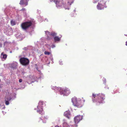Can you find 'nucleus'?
I'll return each mask as SVG.
<instances>
[{"label": "nucleus", "instance_id": "obj_1", "mask_svg": "<svg viewBox=\"0 0 127 127\" xmlns=\"http://www.w3.org/2000/svg\"><path fill=\"white\" fill-rule=\"evenodd\" d=\"M72 102L74 106L77 108H81L82 107L84 104L85 100L83 97L81 99H79L77 101V98L74 97L71 99Z\"/></svg>", "mask_w": 127, "mask_h": 127}, {"label": "nucleus", "instance_id": "obj_2", "mask_svg": "<svg viewBox=\"0 0 127 127\" xmlns=\"http://www.w3.org/2000/svg\"><path fill=\"white\" fill-rule=\"evenodd\" d=\"M32 24V22L31 21H28L22 23L21 25L22 29L24 30H26L31 26Z\"/></svg>", "mask_w": 127, "mask_h": 127}, {"label": "nucleus", "instance_id": "obj_3", "mask_svg": "<svg viewBox=\"0 0 127 127\" xmlns=\"http://www.w3.org/2000/svg\"><path fill=\"white\" fill-rule=\"evenodd\" d=\"M19 61L21 64L24 66L28 65L30 62L28 59L24 57L20 58Z\"/></svg>", "mask_w": 127, "mask_h": 127}, {"label": "nucleus", "instance_id": "obj_4", "mask_svg": "<svg viewBox=\"0 0 127 127\" xmlns=\"http://www.w3.org/2000/svg\"><path fill=\"white\" fill-rule=\"evenodd\" d=\"M60 93L61 95L67 96L71 92L68 88L65 87L63 88L62 90H61Z\"/></svg>", "mask_w": 127, "mask_h": 127}, {"label": "nucleus", "instance_id": "obj_5", "mask_svg": "<svg viewBox=\"0 0 127 127\" xmlns=\"http://www.w3.org/2000/svg\"><path fill=\"white\" fill-rule=\"evenodd\" d=\"M97 95L98 96V102L100 103H102L103 100L105 99L104 95L102 94L99 93L97 94Z\"/></svg>", "mask_w": 127, "mask_h": 127}, {"label": "nucleus", "instance_id": "obj_6", "mask_svg": "<svg viewBox=\"0 0 127 127\" xmlns=\"http://www.w3.org/2000/svg\"><path fill=\"white\" fill-rule=\"evenodd\" d=\"M43 103L42 102L40 101L39 103V105L37 106V108L38 109L37 110V112L41 115H42L43 114L42 108H41L40 109H39V108H40V106L41 105H43Z\"/></svg>", "mask_w": 127, "mask_h": 127}, {"label": "nucleus", "instance_id": "obj_7", "mask_svg": "<svg viewBox=\"0 0 127 127\" xmlns=\"http://www.w3.org/2000/svg\"><path fill=\"white\" fill-rule=\"evenodd\" d=\"M82 117L80 115H77L74 118V120L76 124H78L82 119Z\"/></svg>", "mask_w": 127, "mask_h": 127}, {"label": "nucleus", "instance_id": "obj_8", "mask_svg": "<svg viewBox=\"0 0 127 127\" xmlns=\"http://www.w3.org/2000/svg\"><path fill=\"white\" fill-rule=\"evenodd\" d=\"M29 0H20L19 4L21 5L26 6L28 5V1Z\"/></svg>", "mask_w": 127, "mask_h": 127}, {"label": "nucleus", "instance_id": "obj_9", "mask_svg": "<svg viewBox=\"0 0 127 127\" xmlns=\"http://www.w3.org/2000/svg\"><path fill=\"white\" fill-rule=\"evenodd\" d=\"M104 8V5H103L101 3H99L97 6V8L98 10H101L103 9Z\"/></svg>", "mask_w": 127, "mask_h": 127}, {"label": "nucleus", "instance_id": "obj_10", "mask_svg": "<svg viewBox=\"0 0 127 127\" xmlns=\"http://www.w3.org/2000/svg\"><path fill=\"white\" fill-rule=\"evenodd\" d=\"M77 125H70L68 126L67 123H64L63 124V127H77Z\"/></svg>", "mask_w": 127, "mask_h": 127}, {"label": "nucleus", "instance_id": "obj_11", "mask_svg": "<svg viewBox=\"0 0 127 127\" xmlns=\"http://www.w3.org/2000/svg\"><path fill=\"white\" fill-rule=\"evenodd\" d=\"M7 55L5 54H4L3 52H2L1 54V57L2 58L5 59L7 58Z\"/></svg>", "mask_w": 127, "mask_h": 127}, {"label": "nucleus", "instance_id": "obj_12", "mask_svg": "<svg viewBox=\"0 0 127 127\" xmlns=\"http://www.w3.org/2000/svg\"><path fill=\"white\" fill-rule=\"evenodd\" d=\"M64 115L68 119H69L70 118V115L68 112H65L64 113Z\"/></svg>", "mask_w": 127, "mask_h": 127}, {"label": "nucleus", "instance_id": "obj_13", "mask_svg": "<svg viewBox=\"0 0 127 127\" xmlns=\"http://www.w3.org/2000/svg\"><path fill=\"white\" fill-rule=\"evenodd\" d=\"M11 99V98H9V99H5V104L6 105H8L9 104V101H10Z\"/></svg>", "mask_w": 127, "mask_h": 127}, {"label": "nucleus", "instance_id": "obj_14", "mask_svg": "<svg viewBox=\"0 0 127 127\" xmlns=\"http://www.w3.org/2000/svg\"><path fill=\"white\" fill-rule=\"evenodd\" d=\"M55 42L56 41H59L60 40V38L57 36H56L54 38Z\"/></svg>", "mask_w": 127, "mask_h": 127}, {"label": "nucleus", "instance_id": "obj_15", "mask_svg": "<svg viewBox=\"0 0 127 127\" xmlns=\"http://www.w3.org/2000/svg\"><path fill=\"white\" fill-rule=\"evenodd\" d=\"M17 65L14 63H12L11 64V67L13 69H15L16 68Z\"/></svg>", "mask_w": 127, "mask_h": 127}, {"label": "nucleus", "instance_id": "obj_16", "mask_svg": "<svg viewBox=\"0 0 127 127\" xmlns=\"http://www.w3.org/2000/svg\"><path fill=\"white\" fill-rule=\"evenodd\" d=\"M57 34L55 33L54 32H52L51 33H50V35L53 36L54 37L55 36H56Z\"/></svg>", "mask_w": 127, "mask_h": 127}, {"label": "nucleus", "instance_id": "obj_17", "mask_svg": "<svg viewBox=\"0 0 127 127\" xmlns=\"http://www.w3.org/2000/svg\"><path fill=\"white\" fill-rule=\"evenodd\" d=\"M11 23L12 26L15 25L16 24L15 21L13 20H12L11 21Z\"/></svg>", "mask_w": 127, "mask_h": 127}, {"label": "nucleus", "instance_id": "obj_18", "mask_svg": "<svg viewBox=\"0 0 127 127\" xmlns=\"http://www.w3.org/2000/svg\"><path fill=\"white\" fill-rule=\"evenodd\" d=\"M97 94H95L94 93L93 94V96L95 98V97H97L98 98V96L97 95Z\"/></svg>", "mask_w": 127, "mask_h": 127}, {"label": "nucleus", "instance_id": "obj_19", "mask_svg": "<svg viewBox=\"0 0 127 127\" xmlns=\"http://www.w3.org/2000/svg\"><path fill=\"white\" fill-rule=\"evenodd\" d=\"M50 54V53L49 52L45 51L44 52V54L45 55H49Z\"/></svg>", "mask_w": 127, "mask_h": 127}, {"label": "nucleus", "instance_id": "obj_20", "mask_svg": "<svg viewBox=\"0 0 127 127\" xmlns=\"http://www.w3.org/2000/svg\"><path fill=\"white\" fill-rule=\"evenodd\" d=\"M45 33L47 35H50V32L48 31H45Z\"/></svg>", "mask_w": 127, "mask_h": 127}, {"label": "nucleus", "instance_id": "obj_21", "mask_svg": "<svg viewBox=\"0 0 127 127\" xmlns=\"http://www.w3.org/2000/svg\"><path fill=\"white\" fill-rule=\"evenodd\" d=\"M59 3V2L58 1H57L56 2V4L57 5V6H61V5H58V4Z\"/></svg>", "mask_w": 127, "mask_h": 127}, {"label": "nucleus", "instance_id": "obj_22", "mask_svg": "<svg viewBox=\"0 0 127 127\" xmlns=\"http://www.w3.org/2000/svg\"><path fill=\"white\" fill-rule=\"evenodd\" d=\"M9 98H9L8 96H5V99H9Z\"/></svg>", "mask_w": 127, "mask_h": 127}, {"label": "nucleus", "instance_id": "obj_23", "mask_svg": "<svg viewBox=\"0 0 127 127\" xmlns=\"http://www.w3.org/2000/svg\"><path fill=\"white\" fill-rule=\"evenodd\" d=\"M22 79H20L19 80V82L20 83H21L22 81Z\"/></svg>", "mask_w": 127, "mask_h": 127}, {"label": "nucleus", "instance_id": "obj_24", "mask_svg": "<svg viewBox=\"0 0 127 127\" xmlns=\"http://www.w3.org/2000/svg\"><path fill=\"white\" fill-rule=\"evenodd\" d=\"M55 47V46L54 45H51V47L52 48H54Z\"/></svg>", "mask_w": 127, "mask_h": 127}, {"label": "nucleus", "instance_id": "obj_25", "mask_svg": "<svg viewBox=\"0 0 127 127\" xmlns=\"http://www.w3.org/2000/svg\"><path fill=\"white\" fill-rule=\"evenodd\" d=\"M25 10V9L24 8H23L21 10L24 11Z\"/></svg>", "mask_w": 127, "mask_h": 127}, {"label": "nucleus", "instance_id": "obj_26", "mask_svg": "<svg viewBox=\"0 0 127 127\" xmlns=\"http://www.w3.org/2000/svg\"><path fill=\"white\" fill-rule=\"evenodd\" d=\"M2 87V84H0V88H1Z\"/></svg>", "mask_w": 127, "mask_h": 127}, {"label": "nucleus", "instance_id": "obj_27", "mask_svg": "<svg viewBox=\"0 0 127 127\" xmlns=\"http://www.w3.org/2000/svg\"><path fill=\"white\" fill-rule=\"evenodd\" d=\"M55 127H61V126H55Z\"/></svg>", "mask_w": 127, "mask_h": 127}, {"label": "nucleus", "instance_id": "obj_28", "mask_svg": "<svg viewBox=\"0 0 127 127\" xmlns=\"http://www.w3.org/2000/svg\"><path fill=\"white\" fill-rule=\"evenodd\" d=\"M126 45L127 46V41L126 42Z\"/></svg>", "mask_w": 127, "mask_h": 127}, {"label": "nucleus", "instance_id": "obj_29", "mask_svg": "<svg viewBox=\"0 0 127 127\" xmlns=\"http://www.w3.org/2000/svg\"><path fill=\"white\" fill-rule=\"evenodd\" d=\"M2 44H0V47H2Z\"/></svg>", "mask_w": 127, "mask_h": 127}, {"label": "nucleus", "instance_id": "obj_30", "mask_svg": "<svg viewBox=\"0 0 127 127\" xmlns=\"http://www.w3.org/2000/svg\"><path fill=\"white\" fill-rule=\"evenodd\" d=\"M3 108H5V106H4V105H3Z\"/></svg>", "mask_w": 127, "mask_h": 127}, {"label": "nucleus", "instance_id": "obj_31", "mask_svg": "<svg viewBox=\"0 0 127 127\" xmlns=\"http://www.w3.org/2000/svg\"><path fill=\"white\" fill-rule=\"evenodd\" d=\"M94 99L93 98V100L94 102Z\"/></svg>", "mask_w": 127, "mask_h": 127}, {"label": "nucleus", "instance_id": "obj_32", "mask_svg": "<svg viewBox=\"0 0 127 127\" xmlns=\"http://www.w3.org/2000/svg\"><path fill=\"white\" fill-rule=\"evenodd\" d=\"M126 36H127V34H126V35H125Z\"/></svg>", "mask_w": 127, "mask_h": 127}, {"label": "nucleus", "instance_id": "obj_33", "mask_svg": "<svg viewBox=\"0 0 127 127\" xmlns=\"http://www.w3.org/2000/svg\"><path fill=\"white\" fill-rule=\"evenodd\" d=\"M10 53H12V52H11V51H10Z\"/></svg>", "mask_w": 127, "mask_h": 127}]
</instances>
